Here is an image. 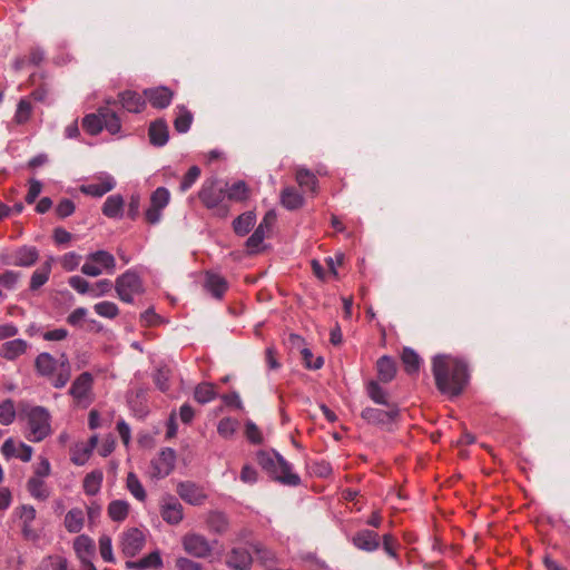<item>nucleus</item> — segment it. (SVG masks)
<instances>
[{"label": "nucleus", "instance_id": "obj_1", "mask_svg": "<svg viewBox=\"0 0 570 570\" xmlns=\"http://www.w3.org/2000/svg\"><path fill=\"white\" fill-rule=\"evenodd\" d=\"M432 372L438 390L450 396L460 395L469 380L464 361L450 355H438L432 361Z\"/></svg>", "mask_w": 570, "mask_h": 570}, {"label": "nucleus", "instance_id": "obj_2", "mask_svg": "<svg viewBox=\"0 0 570 570\" xmlns=\"http://www.w3.org/2000/svg\"><path fill=\"white\" fill-rule=\"evenodd\" d=\"M35 371L38 376L47 379L55 389H62L71 377V365L67 355L56 358L48 352L38 354L35 358Z\"/></svg>", "mask_w": 570, "mask_h": 570}, {"label": "nucleus", "instance_id": "obj_3", "mask_svg": "<svg viewBox=\"0 0 570 570\" xmlns=\"http://www.w3.org/2000/svg\"><path fill=\"white\" fill-rule=\"evenodd\" d=\"M259 466L275 481L284 485L297 487L301 478L293 472L292 465L273 450H261L256 453Z\"/></svg>", "mask_w": 570, "mask_h": 570}, {"label": "nucleus", "instance_id": "obj_4", "mask_svg": "<svg viewBox=\"0 0 570 570\" xmlns=\"http://www.w3.org/2000/svg\"><path fill=\"white\" fill-rule=\"evenodd\" d=\"M27 430L24 436L28 441L38 443L52 433L51 414L45 406L35 405L23 410Z\"/></svg>", "mask_w": 570, "mask_h": 570}, {"label": "nucleus", "instance_id": "obj_5", "mask_svg": "<svg viewBox=\"0 0 570 570\" xmlns=\"http://www.w3.org/2000/svg\"><path fill=\"white\" fill-rule=\"evenodd\" d=\"M198 198L207 209L213 210L214 215L220 218L227 217L229 204L226 200V188L217 178H208L203 183Z\"/></svg>", "mask_w": 570, "mask_h": 570}, {"label": "nucleus", "instance_id": "obj_6", "mask_svg": "<svg viewBox=\"0 0 570 570\" xmlns=\"http://www.w3.org/2000/svg\"><path fill=\"white\" fill-rule=\"evenodd\" d=\"M115 268V257L107 250H97L86 257V262L81 266V272L87 276L97 277L104 272L112 274Z\"/></svg>", "mask_w": 570, "mask_h": 570}, {"label": "nucleus", "instance_id": "obj_7", "mask_svg": "<svg viewBox=\"0 0 570 570\" xmlns=\"http://www.w3.org/2000/svg\"><path fill=\"white\" fill-rule=\"evenodd\" d=\"M115 289L120 301L132 303L135 295L144 293V285L136 272L127 271L116 278Z\"/></svg>", "mask_w": 570, "mask_h": 570}, {"label": "nucleus", "instance_id": "obj_8", "mask_svg": "<svg viewBox=\"0 0 570 570\" xmlns=\"http://www.w3.org/2000/svg\"><path fill=\"white\" fill-rule=\"evenodd\" d=\"M181 546L186 553L199 559L208 558L213 552V547L207 538L195 532L184 534Z\"/></svg>", "mask_w": 570, "mask_h": 570}, {"label": "nucleus", "instance_id": "obj_9", "mask_svg": "<svg viewBox=\"0 0 570 570\" xmlns=\"http://www.w3.org/2000/svg\"><path fill=\"white\" fill-rule=\"evenodd\" d=\"M386 406L387 410L366 407L362 411L361 416L370 424L387 426L397 421L400 410L396 404H389Z\"/></svg>", "mask_w": 570, "mask_h": 570}, {"label": "nucleus", "instance_id": "obj_10", "mask_svg": "<svg viewBox=\"0 0 570 570\" xmlns=\"http://www.w3.org/2000/svg\"><path fill=\"white\" fill-rule=\"evenodd\" d=\"M145 543L144 532L138 528H130L121 533L119 547L124 556L132 558L142 550Z\"/></svg>", "mask_w": 570, "mask_h": 570}, {"label": "nucleus", "instance_id": "obj_11", "mask_svg": "<svg viewBox=\"0 0 570 570\" xmlns=\"http://www.w3.org/2000/svg\"><path fill=\"white\" fill-rule=\"evenodd\" d=\"M176 463V452L170 448L163 449L150 462V475L155 479H163L169 475Z\"/></svg>", "mask_w": 570, "mask_h": 570}, {"label": "nucleus", "instance_id": "obj_12", "mask_svg": "<svg viewBox=\"0 0 570 570\" xmlns=\"http://www.w3.org/2000/svg\"><path fill=\"white\" fill-rule=\"evenodd\" d=\"M94 386V376L89 372H82L72 382L69 394L77 403L90 401Z\"/></svg>", "mask_w": 570, "mask_h": 570}, {"label": "nucleus", "instance_id": "obj_13", "mask_svg": "<svg viewBox=\"0 0 570 570\" xmlns=\"http://www.w3.org/2000/svg\"><path fill=\"white\" fill-rule=\"evenodd\" d=\"M116 186L115 179L107 174L94 177L91 181L82 184L79 190L88 196L101 197L112 190Z\"/></svg>", "mask_w": 570, "mask_h": 570}, {"label": "nucleus", "instance_id": "obj_14", "mask_svg": "<svg viewBox=\"0 0 570 570\" xmlns=\"http://www.w3.org/2000/svg\"><path fill=\"white\" fill-rule=\"evenodd\" d=\"M0 451L7 460L16 458L22 462H29L33 453V449L30 445L16 441L12 438L7 439L2 443Z\"/></svg>", "mask_w": 570, "mask_h": 570}, {"label": "nucleus", "instance_id": "obj_15", "mask_svg": "<svg viewBox=\"0 0 570 570\" xmlns=\"http://www.w3.org/2000/svg\"><path fill=\"white\" fill-rule=\"evenodd\" d=\"M226 566L232 570H249L253 564L252 548L235 547L225 559Z\"/></svg>", "mask_w": 570, "mask_h": 570}, {"label": "nucleus", "instance_id": "obj_16", "mask_svg": "<svg viewBox=\"0 0 570 570\" xmlns=\"http://www.w3.org/2000/svg\"><path fill=\"white\" fill-rule=\"evenodd\" d=\"M177 493L191 505H202L207 499L204 488L190 481L180 482L177 485Z\"/></svg>", "mask_w": 570, "mask_h": 570}, {"label": "nucleus", "instance_id": "obj_17", "mask_svg": "<svg viewBox=\"0 0 570 570\" xmlns=\"http://www.w3.org/2000/svg\"><path fill=\"white\" fill-rule=\"evenodd\" d=\"M351 541L353 546L358 550L374 552L380 547L381 537L373 530L362 529L353 534Z\"/></svg>", "mask_w": 570, "mask_h": 570}, {"label": "nucleus", "instance_id": "obj_18", "mask_svg": "<svg viewBox=\"0 0 570 570\" xmlns=\"http://www.w3.org/2000/svg\"><path fill=\"white\" fill-rule=\"evenodd\" d=\"M160 515L166 523L176 525L184 519V508L176 498L169 497L160 505Z\"/></svg>", "mask_w": 570, "mask_h": 570}, {"label": "nucleus", "instance_id": "obj_19", "mask_svg": "<svg viewBox=\"0 0 570 570\" xmlns=\"http://www.w3.org/2000/svg\"><path fill=\"white\" fill-rule=\"evenodd\" d=\"M17 514L22 523L21 532L23 538L31 541L38 539V533L32 527L37 514L36 509L32 505L23 504L17 509Z\"/></svg>", "mask_w": 570, "mask_h": 570}, {"label": "nucleus", "instance_id": "obj_20", "mask_svg": "<svg viewBox=\"0 0 570 570\" xmlns=\"http://www.w3.org/2000/svg\"><path fill=\"white\" fill-rule=\"evenodd\" d=\"M144 96L154 108L164 109L170 105L174 92L167 87H157L146 89Z\"/></svg>", "mask_w": 570, "mask_h": 570}, {"label": "nucleus", "instance_id": "obj_21", "mask_svg": "<svg viewBox=\"0 0 570 570\" xmlns=\"http://www.w3.org/2000/svg\"><path fill=\"white\" fill-rule=\"evenodd\" d=\"M28 348L29 343L22 338L7 341L0 346V357L7 361H14L26 354Z\"/></svg>", "mask_w": 570, "mask_h": 570}, {"label": "nucleus", "instance_id": "obj_22", "mask_svg": "<svg viewBox=\"0 0 570 570\" xmlns=\"http://www.w3.org/2000/svg\"><path fill=\"white\" fill-rule=\"evenodd\" d=\"M119 101L127 111L129 112H141L146 107V97L140 94L126 90L118 95Z\"/></svg>", "mask_w": 570, "mask_h": 570}, {"label": "nucleus", "instance_id": "obj_23", "mask_svg": "<svg viewBox=\"0 0 570 570\" xmlns=\"http://www.w3.org/2000/svg\"><path fill=\"white\" fill-rule=\"evenodd\" d=\"M204 287L213 295V297L222 299L228 289V283L222 275L207 272L205 275Z\"/></svg>", "mask_w": 570, "mask_h": 570}, {"label": "nucleus", "instance_id": "obj_24", "mask_svg": "<svg viewBox=\"0 0 570 570\" xmlns=\"http://www.w3.org/2000/svg\"><path fill=\"white\" fill-rule=\"evenodd\" d=\"M73 550L77 558L80 560L94 559L96 553V546L94 540L86 535L80 534L73 540Z\"/></svg>", "mask_w": 570, "mask_h": 570}, {"label": "nucleus", "instance_id": "obj_25", "mask_svg": "<svg viewBox=\"0 0 570 570\" xmlns=\"http://www.w3.org/2000/svg\"><path fill=\"white\" fill-rule=\"evenodd\" d=\"M53 261H55V258L52 256L48 257L42 263V265L32 273L31 278H30V289L31 291L39 289L41 286H43L49 281Z\"/></svg>", "mask_w": 570, "mask_h": 570}, {"label": "nucleus", "instance_id": "obj_26", "mask_svg": "<svg viewBox=\"0 0 570 570\" xmlns=\"http://www.w3.org/2000/svg\"><path fill=\"white\" fill-rule=\"evenodd\" d=\"M38 258L39 252L33 246H22L13 253V264L16 266L30 267Z\"/></svg>", "mask_w": 570, "mask_h": 570}, {"label": "nucleus", "instance_id": "obj_27", "mask_svg": "<svg viewBox=\"0 0 570 570\" xmlns=\"http://www.w3.org/2000/svg\"><path fill=\"white\" fill-rule=\"evenodd\" d=\"M281 204L288 210H295L304 205L303 195L295 187H285L281 193Z\"/></svg>", "mask_w": 570, "mask_h": 570}, {"label": "nucleus", "instance_id": "obj_28", "mask_svg": "<svg viewBox=\"0 0 570 570\" xmlns=\"http://www.w3.org/2000/svg\"><path fill=\"white\" fill-rule=\"evenodd\" d=\"M33 115V106L30 98L22 97L18 104L12 117V122L17 126H23L28 124Z\"/></svg>", "mask_w": 570, "mask_h": 570}, {"label": "nucleus", "instance_id": "obj_29", "mask_svg": "<svg viewBox=\"0 0 570 570\" xmlns=\"http://www.w3.org/2000/svg\"><path fill=\"white\" fill-rule=\"evenodd\" d=\"M206 524L208 530L216 534H224L229 527L226 514L220 511H210L206 517Z\"/></svg>", "mask_w": 570, "mask_h": 570}, {"label": "nucleus", "instance_id": "obj_30", "mask_svg": "<svg viewBox=\"0 0 570 570\" xmlns=\"http://www.w3.org/2000/svg\"><path fill=\"white\" fill-rule=\"evenodd\" d=\"M377 377L381 382H391L396 374L395 361L390 356H382L376 362Z\"/></svg>", "mask_w": 570, "mask_h": 570}, {"label": "nucleus", "instance_id": "obj_31", "mask_svg": "<svg viewBox=\"0 0 570 570\" xmlns=\"http://www.w3.org/2000/svg\"><path fill=\"white\" fill-rule=\"evenodd\" d=\"M85 524V514L83 511L79 508L70 509L63 520V525L66 530L70 533H79Z\"/></svg>", "mask_w": 570, "mask_h": 570}, {"label": "nucleus", "instance_id": "obj_32", "mask_svg": "<svg viewBox=\"0 0 570 570\" xmlns=\"http://www.w3.org/2000/svg\"><path fill=\"white\" fill-rule=\"evenodd\" d=\"M150 142L154 146H164L168 141V126L164 120H156L150 124L148 130Z\"/></svg>", "mask_w": 570, "mask_h": 570}, {"label": "nucleus", "instance_id": "obj_33", "mask_svg": "<svg viewBox=\"0 0 570 570\" xmlns=\"http://www.w3.org/2000/svg\"><path fill=\"white\" fill-rule=\"evenodd\" d=\"M124 205L125 202L120 195H111L105 200L101 212L108 218H121Z\"/></svg>", "mask_w": 570, "mask_h": 570}, {"label": "nucleus", "instance_id": "obj_34", "mask_svg": "<svg viewBox=\"0 0 570 570\" xmlns=\"http://www.w3.org/2000/svg\"><path fill=\"white\" fill-rule=\"evenodd\" d=\"M163 564L160 554L158 551L150 552L148 556L141 558L138 561H127L126 567L132 570H147L157 569Z\"/></svg>", "mask_w": 570, "mask_h": 570}, {"label": "nucleus", "instance_id": "obj_35", "mask_svg": "<svg viewBox=\"0 0 570 570\" xmlns=\"http://www.w3.org/2000/svg\"><path fill=\"white\" fill-rule=\"evenodd\" d=\"M104 112L102 107L98 108L96 112L88 114L82 118V128L91 136H96L102 131Z\"/></svg>", "mask_w": 570, "mask_h": 570}, {"label": "nucleus", "instance_id": "obj_36", "mask_svg": "<svg viewBox=\"0 0 570 570\" xmlns=\"http://www.w3.org/2000/svg\"><path fill=\"white\" fill-rule=\"evenodd\" d=\"M130 512V504L126 500H112L107 508L108 517L114 522H122Z\"/></svg>", "mask_w": 570, "mask_h": 570}, {"label": "nucleus", "instance_id": "obj_37", "mask_svg": "<svg viewBox=\"0 0 570 570\" xmlns=\"http://www.w3.org/2000/svg\"><path fill=\"white\" fill-rule=\"evenodd\" d=\"M104 481V473L101 470H94L86 474L82 481V489L87 495H96L100 489Z\"/></svg>", "mask_w": 570, "mask_h": 570}, {"label": "nucleus", "instance_id": "obj_38", "mask_svg": "<svg viewBox=\"0 0 570 570\" xmlns=\"http://www.w3.org/2000/svg\"><path fill=\"white\" fill-rule=\"evenodd\" d=\"M296 183L301 188L305 191H309L315 195L317 193V178L316 176L305 168H299L296 170L295 175Z\"/></svg>", "mask_w": 570, "mask_h": 570}, {"label": "nucleus", "instance_id": "obj_39", "mask_svg": "<svg viewBox=\"0 0 570 570\" xmlns=\"http://www.w3.org/2000/svg\"><path fill=\"white\" fill-rule=\"evenodd\" d=\"M43 61V51L39 48H31L30 51L19 57L13 62V69L19 71L27 66H39Z\"/></svg>", "mask_w": 570, "mask_h": 570}, {"label": "nucleus", "instance_id": "obj_40", "mask_svg": "<svg viewBox=\"0 0 570 570\" xmlns=\"http://www.w3.org/2000/svg\"><path fill=\"white\" fill-rule=\"evenodd\" d=\"M126 488L130 494L138 501L145 502L147 499V492L138 479L137 474L129 472L126 478Z\"/></svg>", "mask_w": 570, "mask_h": 570}, {"label": "nucleus", "instance_id": "obj_41", "mask_svg": "<svg viewBox=\"0 0 570 570\" xmlns=\"http://www.w3.org/2000/svg\"><path fill=\"white\" fill-rule=\"evenodd\" d=\"M401 360L404 365V370L407 374H415L420 370L421 358L415 351L410 347H404Z\"/></svg>", "mask_w": 570, "mask_h": 570}, {"label": "nucleus", "instance_id": "obj_42", "mask_svg": "<svg viewBox=\"0 0 570 570\" xmlns=\"http://www.w3.org/2000/svg\"><path fill=\"white\" fill-rule=\"evenodd\" d=\"M102 129H106L111 135L118 134L121 129L119 116L108 107H102Z\"/></svg>", "mask_w": 570, "mask_h": 570}, {"label": "nucleus", "instance_id": "obj_43", "mask_svg": "<svg viewBox=\"0 0 570 570\" xmlns=\"http://www.w3.org/2000/svg\"><path fill=\"white\" fill-rule=\"evenodd\" d=\"M254 224L255 215L252 212L244 213L233 222L234 232L237 235L244 236L252 229Z\"/></svg>", "mask_w": 570, "mask_h": 570}, {"label": "nucleus", "instance_id": "obj_44", "mask_svg": "<svg viewBox=\"0 0 570 570\" xmlns=\"http://www.w3.org/2000/svg\"><path fill=\"white\" fill-rule=\"evenodd\" d=\"M177 110L174 127L180 134L187 132L193 121V114L184 106H178Z\"/></svg>", "mask_w": 570, "mask_h": 570}, {"label": "nucleus", "instance_id": "obj_45", "mask_svg": "<svg viewBox=\"0 0 570 570\" xmlns=\"http://www.w3.org/2000/svg\"><path fill=\"white\" fill-rule=\"evenodd\" d=\"M37 570H75L68 560L61 556H50L41 561Z\"/></svg>", "mask_w": 570, "mask_h": 570}, {"label": "nucleus", "instance_id": "obj_46", "mask_svg": "<svg viewBox=\"0 0 570 570\" xmlns=\"http://www.w3.org/2000/svg\"><path fill=\"white\" fill-rule=\"evenodd\" d=\"M17 416L14 401L11 399H6L0 403V424L1 425H10L14 422Z\"/></svg>", "mask_w": 570, "mask_h": 570}, {"label": "nucleus", "instance_id": "obj_47", "mask_svg": "<svg viewBox=\"0 0 570 570\" xmlns=\"http://www.w3.org/2000/svg\"><path fill=\"white\" fill-rule=\"evenodd\" d=\"M194 397L200 404H205V403H208V402L215 400V397H216L215 385L212 383L198 384L195 389Z\"/></svg>", "mask_w": 570, "mask_h": 570}, {"label": "nucleus", "instance_id": "obj_48", "mask_svg": "<svg viewBox=\"0 0 570 570\" xmlns=\"http://www.w3.org/2000/svg\"><path fill=\"white\" fill-rule=\"evenodd\" d=\"M27 488L30 494L38 500H46L49 497V490L40 478H30Z\"/></svg>", "mask_w": 570, "mask_h": 570}, {"label": "nucleus", "instance_id": "obj_49", "mask_svg": "<svg viewBox=\"0 0 570 570\" xmlns=\"http://www.w3.org/2000/svg\"><path fill=\"white\" fill-rule=\"evenodd\" d=\"M91 452L83 445V442L76 443L70 449V460L76 465H83L91 456Z\"/></svg>", "mask_w": 570, "mask_h": 570}, {"label": "nucleus", "instance_id": "obj_50", "mask_svg": "<svg viewBox=\"0 0 570 570\" xmlns=\"http://www.w3.org/2000/svg\"><path fill=\"white\" fill-rule=\"evenodd\" d=\"M248 197V189L244 181H237L226 190V200L229 204L230 200L243 202Z\"/></svg>", "mask_w": 570, "mask_h": 570}, {"label": "nucleus", "instance_id": "obj_51", "mask_svg": "<svg viewBox=\"0 0 570 570\" xmlns=\"http://www.w3.org/2000/svg\"><path fill=\"white\" fill-rule=\"evenodd\" d=\"M252 550L256 554L257 560L264 566L273 564L277 560L275 552L261 543L252 544Z\"/></svg>", "mask_w": 570, "mask_h": 570}, {"label": "nucleus", "instance_id": "obj_52", "mask_svg": "<svg viewBox=\"0 0 570 570\" xmlns=\"http://www.w3.org/2000/svg\"><path fill=\"white\" fill-rule=\"evenodd\" d=\"M95 312L105 318H116L119 315V308L114 302L104 301L95 304Z\"/></svg>", "mask_w": 570, "mask_h": 570}, {"label": "nucleus", "instance_id": "obj_53", "mask_svg": "<svg viewBox=\"0 0 570 570\" xmlns=\"http://www.w3.org/2000/svg\"><path fill=\"white\" fill-rule=\"evenodd\" d=\"M367 394L372 401L377 404L389 405L386 392L379 385L377 382L371 381L367 384Z\"/></svg>", "mask_w": 570, "mask_h": 570}, {"label": "nucleus", "instance_id": "obj_54", "mask_svg": "<svg viewBox=\"0 0 570 570\" xmlns=\"http://www.w3.org/2000/svg\"><path fill=\"white\" fill-rule=\"evenodd\" d=\"M381 539L383 550L387 553V556L393 559H399L397 550L400 548V543L397 539L392 533H385Z\"/></svg>", "mask_w": 570, "mask_h": 570}, {"label": "nucleus", "instance_id": "obj_55", "mask_svg": "<svg viewBox=\"0 0 570 570\" xmlns=\"http://www.w3.org/2000/svg\"><path fill=\"white\" fill-rule=\"evenodd\" d=\"M169 191L165 187H158L150 196V205L164 209L169 203Z\"/></svg>", "mask_w": 570, "mask_h": 570}, {"label": "nucleus", "instance_id": "obj_56", "mask_svg": "<svg viewBox=\"0 0 570 570\" xmlns=\"http://www.w3.org/2000/svg\"><path fill=\"white\" fill-rule=\"evenodd\" d=\"M99 552L104 561L106 562H115V557L112 552V542L111 538L107 534H102L99 538Z\"/></svg>", "mask_w": 570, "mask_h": 570}, {"label": "nucleus", "instance_id": "obj_57", "mask_svg": "<svg viewBox=\"0 0 570 570\" xmlns=\"http://www.w3.org/2000/svg\"><path fill=\"white\" fill-rule=\"evenodd\" d=\"M200 168L198 166H191L188 171L184 175L180 185L179 190L181 193L187 191L200 177Z\"/></svg>", "mask_w": 570, "mask_h": 570}, {"label": "nucleus", "instance_id": "obj_58", "mask_svg": "<svg viewBox=\"0 0 570 570\" xmlns=\"http://www.w3.org/2000/svg\"><path fill=\"white\" fill-rule=\"evenodd\" d=\"M170 370L167 366L159 367L155 375L154 382L161 392L169 390Z\"/></svg>", "mask_w": 570, "mask_h": 570}, {"label": "nucleus", "instance_id": "obj_59", "mask_svg": "<svg viewBox=\"0 0 570 570\" xmlns=\"http://www.w3.org/2000/svg\"><path fill=\"white\" fill-rule=\"evenodd\" d=\"M237 421L230 417H224L219 421L217 432L224 439H229L236 432Z\"/></svg>", "mask_w": 570, "mask_h": 570}, {"label": "nucleus", "instance_id": "obj_60", "mask_svg": "<svg viewBox=\"0 0 570 570\" xmlns=\"http://www.w3.org/2000/svg\"><path fill=\"white\" fill-rule=\"evenodd\" d=\"M59 262L66 272H72L78 268L81 256L75 252H69L61 256Z\"/></svg>", "mask_w": 570, "mask_h": 570}, {"label": "nucleus", "instance_id": "obj_61", "mask_svg": "<svg viewBox=\"0 0 570 570\" xmlns=\"http://www.w3.org/2000/svg\"><path fill=\"white\" fill-rule=\"evenodd\" d=\"M68 284L79 294L90 293L91 285L81 276L75 275L68 279Z\"/></svg>", "mask_w": 570, "mask_h": 570}, {"label": "nucleus", "instance_id": "obj_62", "mask_svg": "<svg viewBox=\"0 0 570 570\" xmlns=\"http://www.w3.org/2000/svg\"><path fill=\"white\" fill-rule=\"evenodd\" d=\"M302 357L305 363V366L311 370H318L323 366L324 361L321 356L314 357L313 353L308 348L302 350Z\"/></svg>", "mask_w": 570, "mask_h": 570}, {"label": "nucleus", "instance_id": "obj_63", "mask_svg": "<svg viewBox=\"0 0 570 570\" xmlns=\"http://www.w3.org/2000/svg\"><path fill=\"white\" fill-rule=\"evenodd\" d=\"M245 436L253 444H259L263 441V436L258 426L248 421L245 425Z\"/></svg>", "mask_w": 570, "mask_h": 570}, {"label": "nucleus", "instance_id": "obj_64", "mask_svg": "<svg viewBox=\"0 0 570 570\" xmlns=\"http://www.w3.org/2000/svg\"><path fill=\"white\" fill-rule=\"evenodd\" d=\"M112 288V283L109 279H101L96 282L90 287V294L95 297L108 294Z\"/></svg>", "mask_w": 570, "mask_h": 570}]
</instances>
